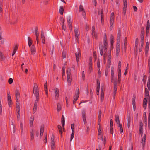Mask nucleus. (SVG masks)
<instances>
[{
  "label": "nucleus",
  "instance_id": "1",
  "mask_svg": "<svg viewBox=\"0 0 150 150\" xmlns=\"http://www.w3.org/2000/svg\"><path fill=\"white\" fill-rule=\"evenodd\" d=\"M147 86L149 90H150V75L149 76L148 82L147 83ZM145 95L146 98L144 99L143 100V107L144 109H146L147 107V100L146 98L149 97V99L148 102L149 110L150 112V97L149 96V93L147 88H145Z\"/></svg>",
  "mask_w": 150,
  "mask_h": 150
},
{
  "label": "nucleus",
  "instance_id": "2",
  "mask_svg": "<svg viewBox=\"0 0 150 150\" xmlns=\"http://www.w3.org/2000/svg\"><path fill=\"white\" fill-rule=\"evenodd\" d=\"M103 35V48L104 51L105 52L104 54L103 57L104 60H105V58L107 57V55H108V50L107 51V48L108 43L106 33H104ZM109 50H108V51Z\"/></svg>",
  "mask_w": 150,
  "mask_h": 150
},
{
  "label": "nucleus",
  "instance_id": "3",
  "mask_svg": "<svg viewBox=\"0 0 150 150\" xmlns=\"http://www.w3.org/2000/svg\"><path fill=\"white\" fill-rule=\"evenodd\" d=\"M33 93L36 97V99H39V95L38 91V87L37 85L35 83L33 87Z\"/></svg>",
  "mask_w": 150,
  "mask_h": 150
},
{
  "label": "nucleus",
  "instance_id": "4",
  "mask_svg": "<svg viewBox=\"0 0 150 150\" xmlns=\"http://www.w3.org/2000/svg\"><path fill=\"white\" fill-rule=\"evenodd\" d=\"M59 97V90L57 88H56L54 90V95L52 96V99L57 100Z\"/></svg>",
  "mask_w": 150,
  "mask_h": 150
},
{
  "label": "nucleus",
  "instance_id": "5",
  "mask_svg": "<svg viewBox=\"0 0 150 150\" xmlns=\"http://www.w3.org/2000/svg\"><path fill=\"white\" fill-rule=\"evenodd\" d=\"M79 95V90L77 88L75 94L74 96L73 104L74 105L76 103Z\"/></svg>",
  "mask_w": 150,
  "mask_h": 150
},
{
  "label": "nucleus",
  "instance_id": "6",
  "mask_svg": "<svg viewBox=\"0 0 150 150\" xmlns=\"http://www.w3.org/2000/svg\"><path fill=\"white\" fill-rule=\"evenodd\" d=\"M114 12H112L111 14L110 20V28H112V26L113 25L114 22Z\"/></svg>",
  "mask_w": 150,
  "mask_h": 150
},
{
  "label": "nucleus",
  "instance_id": "7",
  "mask_svg": "<svg viewBox=\"0 0 150 150\" xmlns=\"http://www.w3.org/2000/svg\"><path fill=\"white\" fill-rule=\"evenodd\" d=\"M121 62L120 61H119L118 71V81H120L121 80Z\"/></svg>",
  "mask_w": 150,
  "mask_h": 150
},
{
  "label": "nucleus",
  "instance_id": "8",
  "mask_svg": "<svg viewBox=\"0 0 150 150\" xmlns=\"http://www.w3.org/2000/svg\"><path fill=\"white\" fill-rule=\"evenodd\" d=\"M30 133L31 136V140H33L34 138V134L35 133L36 135L37 136H38V132L37 131H35L34 130L31 129L30 130Z\"/></svg>",
  "mask_w": 150,
  "mask_h": 150
},
{
  "label": "nucleus",
  "instance_id": "9",
  "mask_svg": "<svg viewBox=\"0 0 150 150\" xmlns=\"http://www.w3.org/2000/svg\"><path fill=\"white\" fill-rule=\"evenodd\" d=\"M16 110H17V120H19L20 114V107L19 105V103H16Z\"/></svg>",
  "mask_w": 150,
  "mask_h": 150
},
{
  "label": "nucleus",
  "instance_id": "10",
  "mask_svg": "<svg viewBox=\"0 0 150 150\" xmlns=\"http://www.w3.org/2000/svg\"><path fill=\"white\" fill-rule=\"evenodd\" d=\"M108 63L107 66L109 68L110 67V62H111V51L109 50L108 51Z\"/></svg>",
  "mask_w": 150,
  "mask_h": 150
},
{
  "label": "nucleus",
  "instance_id": "11",
  "mask_svg": "<svg viewBox=\"0 0 150 150\" xmlns=\"http://www.w3.org/2000/svg\"><path fill=\"white\" fill-rule=\"evenodd\" d=\"M67 21L70 30H71L72 28L71 18L70 16L67 17Z\"/></svg>",
  "mask_w": 150,
  "mask_h": 150
},
{
  "label": "nucleus",
  "instance_id": "12",
  "mask_svg": "<svg viewBox=\"0 0 150 150\" xmlns=\"http://www.w3.org/2000/svg\"><path fill=\"white\" fill-rule=\"evenodd\" d=\"M82 116L83 120V121L84 124H86V113L85 110H83L81 111Z\"/></svg>",
  "mask_w": 150,
  "mask_h": 150
},
{
  "label": "nucleus",
  "instance_id": "13",
  "mask_svg": "<svg viewBox=\"0 0 150 150\" xmlns=\"http://www.w3.org/2000/svg\"><path fill=\"white\" fill-rule=\"evenodd\" d=\"M51 150H54L55 142L54 141V137L53 135L51 137Z\"/></svg>",
  "mask_w": 150,
  "mask_h": 150
},
{
  "label": "nucleus",
  "instance_id": "14",
  "mask_svg": "<svg viewBox=\"0 0 150 150\" xmlns=\"http://www.w3.org/2000/svg\"><path fill=\"white\" fill-rule=\"evenodd\" d=\"M79 11L81 12L84 18H86V13L84 11V8L83 6L81 5H80L79 6Z\"/></svg>",
  "mask_w": 150,
  "mask_h": 150
},
{
  "label": "nucleus",
  "instance_id": "15",
  "mask_svg": "<svg viewBox=\"0 0 150 150\" xmlns=\"http://www.w3.org/2000/svg\"><path fill=\"white\" fill-rule=\"evenodd\" d=\"M143 124L142 122L139 123V132L141 136L142 135L143 131Z\"/></svg>",
  "mask_w": 150,
  "mask_h": 150
},
{
  "label": "nucleus",
  "instance_id": "16",
  "mask_svg": "<svg viewBox=\"0 0 150 150\" xmlns=\"http://www.w3.org/2000/svg\"><path fill=\"white\" fill-rule=\"evenodd\" d=\"M39 99H36V100L35 102L33 110V112L34 113L36 112V110L37 109L38 103Z\"/></svg>",
  "mask_w": 150,
  "mask_h": 150
},
{
  "label": "nucleus",
  "instance_id": "17",
  "mask_svg": "<svg viewBox=\"0 0 150 150\" xmlns=\"http://www.w3.org/2000/svg\"><path fill=\"white\" fill-rule=\"evenodd\" d=\"M114 68L113 67H112L111 68V81L112 82H113L114 78Z\"/></svg>",
  "mask_w": 150,
  "mask_h": 150
},
{
  "label": "nucleus",
  "instance_id": "18",
  "mask_svg": "<svg viewBox=\"0 0 150 150\" xmlns=\"http://www.w3.org/2000/svg\"><path fill=\"white\" fill-rule=\"evenodd\" d=\"M60 21H61V24L62 26V29L63 30H66V26L64 25V22H65V20L62 18H61L60 19Z\"/></svg>",
  "mask_w": 150,
  "mask_h": 150
},
{
  "label": "nucleus",
  "instance_id": "19",
  "mask_svg": "<svg viewBox=\"0 0 150 150\" xmlns=\"http://www.w3.org/2000/svg\"><path fill=\"white\" fill-rule=\"evenodd\" d=\"M98 15L100 16L101 19V22L102 23L104 21L103 13V11L102 10H101V11H99Z\"/></svg>",
  "mask_w": 150,
  "mask_h": 150
},
{
  "label": "nucleus",
  "instance_id": "20",
  "mask_svg": "<svg viewBox=\"0 0 150 150\" xmlns=\"http://www.w3.org/2000/svg\"><path fill=\"white\" fill-rule=\"evenodd\" d=\"M30 47L31 54H34L35 53V46L33 45Z\"/></svg>",
  "mask_w": 150,
  "mask_h": 150
},
{
  "label": "nucleus",
  "instance_id": "21",
  "mask_svg": "<svg viewBox=\"0 0 150 150\" xmlns=\"http://www.w3.org/2000/svg\"><path fill=\"white\" fill-rule=\"evenodd\" d=\"M75 33V36L76 38V40L77 41L79 40V33H78V30L77 29H74Z\"/></svg>",
  "mask_w": 150,
  "mask_h": 150
},
{
  "label": "nucleus",
  "instance_id": "22",
  "mask_svg": "<svg viewBox=\"0 0 150 150\" xmlns=\"http://www.w3.org/2000/svg\"><path fill=\"white\" fill-rule=\"evenodd\" d=\"M80 54L81 53L80 52V51L79 50H78V52H76L75 53V56L76 58V59L77 62H78V61H79V57L80 55Z\"/></svg>",
  "mask_w": 150,
  "mask_h": 150
},
{
  "label": "nucleus",
  "instance_id": "23",
  "mask_svg": "<svg viewBox=\"0 0 150 150\" xmlns=\"http://www.w3.org/2000/svg\"><path fill=\"white\" fill-rule=\"evenodd\" d=\"M35 36H36V40L37 42L38 43V41H38V40H39V39H38L39 33H38V30L37 28H36V29H35Z\"/></svg>",
  "mask_w": 150,
  "mask_h": 150
},
{
  "label": "nucleus",
  "instance_id": "24",
  "mask_svg": "<svg viewBox=\"0 0 150 150\" xmlns=\"http://www.w3.org/2000/svg\"><path fill=\"white\" fill-rule=\"evenodd\" d=\"M28 43L29 46L30 47L32 46V44L33 43V41L31 38L29 37L28 38Z\"/></svg>",
  "mask_w": 150,
  "mask_h": 150
},
{
  "label": "nucleus",
  "instance_id": "25",
  "mask_svg": "<svg viewBox=\"0 0 150 150\" xmlns=\"http://www.w3.org/2000/svg\"><path fill=\"white\" fill-rule=\"evenodd\" d=\"M20 93L19 91L16 90L15 91V95L17 101L19 99L20 97Z\"/></svg>",
  "mask_w": 150,
  "mask_h": 150
},
{
  "label": "nucleus",
  "instance_id": "26",
  "mask_svg": "<svg viewBox=\"0 0 150 150\" xmlns=\"http://www.w3.org/2000/svg\"><path fill=\"white\" fill-rule=\"evenodd\" d=\"M41 38L42 43L43 44L45 43V37L44 35V33L43 31H42L41 34Z\"/></svg>",
  "mask_w": 150,
  "mask_h": 150
},
{
  "label": "nucleus",
  "instance_id": "27",
  "mask_svg": "<svg viewBox=\"0 0 150 150\" xmlns=\"http://www.w3.org/2000/svg\"><path fill=\"white\" fill-rule=\"evenodd\" d=\"M149 48V43L148 42H146V48H145V53H147Z\"/></svg>",
  "mask_w": 150,
  "mask_h": 150
},
{
  "label": "nucleus",
  "instance_id": "28",
  "mask_svg": "<svg viewBox=\"0 0 150 150\" xmlns=\"http://www.w3.org/2000/svg\"><path fill=\"white\" fill-rule=\"evenodd\" d=\"M101 120V112L100 111L98 116V123L99 125Z\"/></svg>",
  "mask_w": 150,
  "mask_h": 150
},
{
  "label": "nucleus",
  "instance_id": "29",
  "mask_svg": "<svg viewBox=\"0 0 150 150\" xmlns=\"http://www.w3.org/2000/svg\"><path fill=\"white\" fill-rule=\"evenodd\" d=\"M67 77H71V70L70 69L68 68L67 69Z\"/></svg>",
  "mask_w": 150,
  "mask_h": 150
},
{
  "label": "nucleus",
  "instance_id": "30",
  "mask_svg": "<svg viewBox=\"0 0 150 150\" xmlns=\"http://www.w3.org/2000/svg\"><path fill=\"white\" fill-rule=\"evenodd\" d=\"M91 33L93 38H97L98 35V33H96L94 31L91 32Z\"/></svg>",
  "mask_w": 150,
  "mask_h": 150
},
{
  "label": "nucleus",
  "instance_id": "31",
  "mask_svg": "<svg viewBox=\"0 0 150 150\" xmlns=\"http://www.w3.org/2000/svg\"><path fill=\"white\" fill-rule=\"evenodd\" d=\"M64 8L62 6H60L59 7V12L61 15H63L64 13Z\"/></svg>",
  "mask_w": 150,
  "mask_h": 150
},
{
  "label": "nucleus",
  "instance_id": "32",
  "mask_svg": "<svg viewBox=\"0 0 150 150\" xmlns=\"http://www.w3.org/2000/svg\"><path fill=\"white\" fill-rule=\"evenodd\" d=\"M150 27L149 25V20H148L147 22V26H146V32L147 33H149V30Z\"/></svg>",
  "mask_w": 150,
  "mask_h": 150
},
{
  "label": "nucleus",
  "instance_id": "33",
  "mask_svg": "<svg viewBox=\"0 0 150 150\" xmlns=\"http://www.w3.org/2000/svg\"><path fill=\"white\" fill-rule=\"evenodd\" d=\"M34 121V117H32L30 118V127H32Z\"/></svg>",
  "mask_w": 150,
  "mask_h": 150
},
{
  "label": "nucleus",
  "instance_id": "34",
  "mask_svg": "<svg viewBox=\"0 0 150 150\" xmlns=\"http://www.w3.org/2000/svg\"><path fill=\"white\" fill-rule=\"evenodd\" d=\"M115 120L116 123L118 124H119L120 123V122L119 120V116L117 115H116L115 116Z\"/></svg>",
  "mask_w": 150,
  "mask_h": 150
},
{
  "label": "nucleus",
  "instance_id": "35",
  "mask_svg": "<svg viewBox=\"0 0 150 150\" xmlns=\"http://www.w3.org/2000/svg\"><path fill=\"white\" fill-rule=\"evenodd\" d=\"M61 122L62 125V126L63 127H64L65 125V119L64 116L63 115H62V116Z\"/></svg>",
  "mask_w": 150,
  "mask_h": 150
},
{
  "label": "nucleus",
  "instance_id": "36",
  "mask_svg": "<svg viewBox=\"0 0 150 150\" xmlns=\"http://www.w3.org/2000/svg\"><path fill=\"white\" fill-rule=\"evenodd\" d=\"M138 38H136L135 41V47H136V50L137 49V48L138 45Z\"/></svg>",
  "mask_w": 150,
  "mask_h": 150
},
{
  "label": "nucleus",
  "instance_id": "37",
  "mask_svg": "<svg viewBox=\"0 0 150 150\" xmlns=\"http://www.w3.org/2000/svg\"><path fill=\"white\" fill-rule=\"evenodd\" d=\"M2 106L1 103V98L0 96V115H1L2 113Z\"/></svg>",
  "mask_w": 150,
  "mask_h": 150
},
{
  "label": "nucleus",
  "instance_id": "38",
  "mask_svg": "<svg viewBox=\"0 0 150 150\" xmlns=\"http://www.w3.org/2000/svg\"><path fill=\"white\" fill-rule=\"evenodd\" d=\"M44 132L43 127L42 126L41 127L40 129V136L42 137L43 135Z\"/></svg>",
  "mask_w": 150,
  "mask_h": 150
},
{
  "label": "nucleus",
  "instance_id": "39",
  "mask_svg": "<svg viewBox=\"0 0 150 150\" xmlns=\"http://www.w3.org/2000/svg\"><path fill=\"white\" fill-rule=\"evenodd\" d=\"M8 105L10 107H11L12 106V102L11 99V98L9 100L8 99Z\"/></svg>",
  "mask_w": 150,
  "mask_h": 150
},
{
  "label": "nucleus",
  "instance_id": "40",
  "mask_svg": "<svg viewBox=\"0 0 150 150\" xmlns=\"http://www.w3.org/2000/svg\"><path fill=\"white\" fill-rule=\"evenodd\" d=\"M61 109V105L60 104L58 103L57 105V110L58 112H59Z\"/></svg>",
  "mask_w": 150,
  "mask_h": 150
},
{
  "label": "nucleus",
  "instance_id": "41",
  "mask_svg": "<svg viewBox=\"0 0 150 150\" xmlns=\"http://www.w3.org/2000/svg\"><path fill=\"white\" fill-rule=\"evenodd\" d=\"M126 47V43H124L122 45V51H124L125 52V48Z\"/></svg>",
  "mask_w": 150,
  "mask_h": 150
},
{
  "label": "nucleus",
  "instance_id": "42",
  "mask_svg": "<svg viewBox=\"0 0 150 150\" xmlns=\"http://www.w3.org/2000/svg\"><path fill=\"white\" fill-rule=\"evenodd\" d=\"M146 141V136L145 135H144L142 138V143L143 145H144L145 144V143Z\"/></svg>",
  "mask_w": 150,
  "mask_h": 150
},
{
  "label": "nucleus",
  "instance_id": "43",
  "mask_svg": "<svg viewBox=\"0 0 150 150\" xmlns=\"http://www.w3.org/2000/svg\"><path fill=\"white\" fill-rule=\"evenodd\" d=\"M58 128L59 130V131L61 133V135H62V127L60 125H58Z\"/></svg>",
  "mask_w": 150,
  "mask_h": 150
},
{
  "label": "nucleus",
  "instance_id": "44",
  "mask_svg": "<svg viewBox=\"0 0 150 150\" xmlns=\"http://www.w3.org/2000/svg\"><path fill=\"white\" fill-rule=\"evenodd\" d=\"M88 64H89V66H92V58L91 57H90L89 58V61Z\"/></svg>",
  "mask_w": 150,
  "mask_h": 150
},
{
  "label": "nucleus",
  "instance_id": "45",
  "mask_svg": "<svg viewBox=\"0 0 150 150\" xmlns=\"http://www.w3.org/2000/svg\"><path fill=\"white\" fill-rule=\"evenodd\" d=\"M0 57L1 61H3L4 60L5 57L2 53L1 52L0 53Z\"/></svg>",
  "mask_w": 150,
  "mask_h": 150
},
{
  "label": "nucleus",
  "instance_id": "46",
  "mask_svg": "<svg viewBox=\"0 0 150 150\" xmlns=\"http://www.w3.org/2000/svg\"><path fill=\"white\" fill-rule=\"evenodd\" d=\"M117 85L116 81L114 82V91H117Z\"/></svg>",
  "mask_w": 150,
  "mask_h": 150
},
{
  "label": "nucleus",
  "instance_id": "47",
  "mask_svg": "<svg viewBox=\"0 0 150 150\" xmlns=\"http://www.w3.org/2000/svg\"><path fill=\"white\" fill-rule=\"evenodd\" d=\"M101 130H102V127L100 125H99V126L98 130V134H101Z\"/></svg>",
  "mask_w": 150,
  "mask_h": 150
},
{
  "label": "nucleus",
  "instance_id": "48",
  "mask_svg": "<svg viewBox=\"0 0 150 150\" xmlns=\"http://www.w3.org/2000/svg\"><path fill=\"white\" fill-rule=\"evenodd\" d=\"M98 139H100L102 141L103 140V135L101 134H98Z\"/></svg>",
  "mask_w": 150,
  "mask_h": 150
},
{
  "label": "nucleus",
  "instance_id": "49",
  "mask_svg": "<svg viewBox=\"0 0 150 150\" xmlns=\"http://www.w3.org/2000/svg\"><path fill=\"white\" fill-rule=\"evenodd\" d=\"M97 66L98 69L99 70L100 69V62L99 60H98L97 62Z\"/></svg>",
  "mask_w": 150,
  "mask_h": 150
},
{
  "label": "nucleus",
  "instance_id": "50",
  "mask_svg": "<svg viewBox=\"0 0 150 150\" xmlns=\"http://www.w3.org/2000/svg\"><path fill=\"white\" fill-rule=\"evenodd\" d=\"M116 56H118L120 51V49L116 48Z\"/></svg>",
  "mask_w": 150,
  "mask_h": 150
},
{
  "label": "nucleus",
  "instance_id": "51",
  "mask_svg": "<svg viewBox=\"0 0 150 150\" xmlns=\"http://www.w3.org/2000/svg\"><path fill=\"white\" fill-rule=\"evenodd\" d=\"M74 132H72L71 135V136L70 141H71L72 139H73L74 137Z\"/></svg>",
  "mask_w": 150,
  "mask_h": 150
},
{
  "label": "nucleus",
  "instance_id": "52",
  "mask_svg": "<svg viewBox=\"0 0 150 150\" xmlns=\"http://www.w3.org/2000/svg\"><path fill=\"white\" fill-rule=\"evenodd\" d=\"M71 77H67V81L68 85L70 86L71 85Z\"/></svg>",
  "mask_w": 150,
  "mask_h": 150
},
{
  "label": "nucleus",
  "instance_id": "53",
  "mask_svg": "<svg viewBox=\"0 0 150 150\" xmlns=\"http://www.w3.org/2000/svg\"><path fill=\"white\" fill-rule=\"evenodd\" d=\"M3 7L2 3L1 1H0V13L2 12V8Z\"/></svg>",
  "mask_w": 150,
  "mask_h": 150
},
{
  "label": "nucleus",
  "instance_id": "54",
  "mask_svg": "<svg viewBox=\"0 0 150 150\" xmlns=\"http://www.w3.org/2000/svg\"><path fill=\"white\" fill-rule=\"evenodd\" d=\"M101 72L100 69L98 70V78H100L101 76Z\"/></svg>",
  "mask_w": 150,
  "mask_h": 150
},
{
  "label": "nucleus",
  "instance_id": "55",
  "mask_svg": "<svg viewBox=\"0 0 150 150\" xmlns=\"http://www.w3.org/2000/svg\"><path fill=\"white\" fill-rule=\"evenodd\" d=\"M99 49L100 50V55L101 56H102L103 54V50L102 47L100 46L99 47Z\"/></svg>",
  "mask_w": 150,
  "mask_h": 150
},
{
  "label": "nucleus",
  "instance_id": "56",
  "mask_svg": "<svg viewBox=\"0 0 150 150\" xmlns=\"http://www.w3.org/2000/svg\"><path fill=\"white\" fill-rule=\"evenodd\" d=\"M114 39L113 36L112 35H111L110 36V42H114Z\"/></svg>",
  "mask_w": 150,
  "mask_h": 150
},
{
  "label": "nucleus",
  "instance_id": "57",
  "mask_svg": "<svg viewBox=\"0 0 150 150\" xmlns=\"http://www.w3.org/2000/svg\"><path fill=\"white\" fill-rule=\"evenodd\" d=\"M100 86H97V88H96L97 92H96V93H97V95H99V90H100Z\"/></svg>",
  "mask_w": 150,
  "mask_h": 150
},
{
  "label": "nucleus",
  "instance_id": "58",
  "mask_svg": "<svg viewBox=\"0 0 150 150\" xmlns=\"http://www.w3.org/2000/svg\"><path fill=\"white\" fill-rule=\"evenodd\" d=\"M62 57L63 58H65L66 57V53L65 51H63V52Z\"/></svg>",
  "mask_w": 150,
  "mask_h": 150
},
{
  "label": "nucleus",
  "instance_id": "59",
  "mask_svg": "<svg viewBox=\"0 0 150 150\" xmlns=\"http://www.w3.org/2000/svg\"><path fill=\"white\" fill-rule=\"evenodd\" d=\"M44 87L45 91H46V90H48L47 85V82H46V83L44 85Z\"/></svg>",
  "mask_w": 150,
  "mask_h": 150
},
{
  "label": "nucleus",
  "instance_id": "60",
  "mask_svg": "<svg viewBox=\"0 0 150 150\" xmlns=\"http://www.w3.org/2000/svg\"><path fill=\"white\" fill-rule=\"evenodd\" d=\"M127 3L125 2L124 3V7L123 9V10H125V11L126 10V8H127Z\"/></svg>",
  "mask_w": 150,
  "mask_h": 150
},
{
  "label": "nucleus",
  "instance_id": "61",
  "mask_svg": "<svg viewBox=\"0 0 150 150\" xmlns=\"http://www.w3.org/2000/svg\"><path fill=\"white\" fill-rule=\"evenodd\" d=\"M104 98V92H101V100H102Z\"/></svg>",
  "mask_w": 150,
  "mask_h": 150
},
{
  "label": "nucleus",
  "instance_id": "62",
  "mask_svg": "<svg viewBox=\"0 0 150 150\" xmlns=\"http://www.w3.org/2000/svg\"><path fill=\"white\" fill-rule=\"evenodd\" d=\"M130 120L129 119L128 120L127 127L128 129L130 128Z\"/></svg>",
  "mask_w": 150,
  "mask_h": 150
},
{
  "label": "nucleus",
  "instance_id": "63",
  "mask_svg": "<svg viewBox=\"0 0 150 150\" xmlns=\"http://www.w3.org/2000/svg\"><path fill=\"white\" fill-rule=\"evenodd\" d=\"M148 126H150V113H149L148 116Z\"/></svg>",
  "mask_w": 150,
  "mask_h": 150
},
{
  "label": "nucleus",
  "instance_id": "64",
  "mask_svg": "<svg viewBox=\"0 0 150 150\" xmlns=\"http://www.w3.org/2000/svg\"><path fill=\"white\" fill-rule=\"evenodd\" d=\"M148 66L149 68V72L150 73V58L148 59Z\"/></svg>",
  "mask_w": 150,
  "mask_h": 150
}]
</instances>
